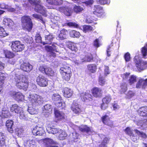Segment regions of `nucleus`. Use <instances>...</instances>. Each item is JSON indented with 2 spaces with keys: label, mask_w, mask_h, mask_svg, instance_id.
<instances>
[{
  "label": "nucleus",
  "mask_w": 147,
  "mask_h": 147,
  "mask_svg": "<svg viewBox=\"0 0 147 147\" xmlns=\"http://www.w3.org/2000/svg\"><path fill=\"white\" fill-rule=\"evenodd\" d=\"M16 85L19 89L26 90L28 86V80L24 75L16 76L15 78Z\"/></svg>",
  "instance_id": "1"
},
{
  "label": "nucleus",
  "mask_w": 147,
  "mask_h": 147,
  "mask_svg": "<svg viewBox=\"0 0 147 147\" xmlns=\"http://www.w3.org/2000/svg\"><path fill=\"white\" fill-rule=\"evenodd\" d=\"M62 78L66 81L69 80L71 76V69L68 65H63L59 70Z\"/></svg>",
  "instance_id": "2"
},
{
  "label": "nucleus",
  "mask_w": 147,
  "mask_h": 147,
  "mask_svg": "<svg viewBox=\"0 0 147 147\" xmlns=\"http://www.w3.org/2000/svg\"><path fill=\"white\" fill-rule=\"evenodd\" d=\"M22 26L23 29L30 31L32 27V23L30 16H24L21 18Z\"/></svg>",
  "instance_id": "3"
},
{
  "label": "nucleus",
  "mask_w": 147,
  "mask_h": 147,
  "mask_svg": "<svg viewBox=\"0 0 147 147\" xmlns=\"http://www.w3.org/2000/svg\"><path fill=\"white\" fill-rule=\"evenodd\" d=\"M28 98L30 101L33 105H40L42 103V97L36 94L30 93Z\"/></svg>",
  "instance_id": "4"
},
{
  "label": "nucleus",
  "mask_w": 147,
  "mask_h": 147,
  "mask_svg": "<svg viewBox=\"0 0 147 147\" xmlns=\"http://www.w3.org/2000/svg\"><path fill=\"white\" fill-rule=\"evenodd\" d=\"M138 112L140 115L147 117V107L141 108L138 110ZM137 125L143 127L147 125V118L144 119L143 121H139Z\"/></svg>",
  "instance_id": "5"
},
{
  "label": "nucleus",
  "mask_w": 147,
  "mask_h": 147,
  "mask_svg": "<svg viewBox=\"0 0 147 147\" xmlns=\"http://www.w3.org/2000/svg\"><path fill=\"white\" fill-rule=\"evenodd\" d=\"M134 60L139 71L144 70L147 67V62L140 59L138 55L135 56Z\"/></svg>",
  "instance_id": "6"
},
{
  "label": "nucleus",
  "mask_w": 147,
  "mask_h": 147,
  "mask_svg": "<svg viewBox=\"0 0 147 147\" xmlns=\"http://www.w3.org/2000/svg\"><path fill=\"white\" fill-rule=\"evenodd\" d=\"M52 99L56 106L58 107H61L62 109L65 107V103L63 102L61 96L58 93L53 94Z\"/></svg>",
  "instance_id": "7"
},
{
  "label": "nucleus",
  "mask_w": 147,
  "mask_h": 147,
  "mask_svg": "<svg viewBox=\"0 0 147 147\" xmlns=\"http://www.w3.org/2000/svg\"><path fill=\"white\" fill-rule=\"evenodd\" d=\"M24 44L19 41H12L11 43V48L12 50L15 52L22 51L24 48Z\"/></svg>",
  "instance_id": "8"
},
{
  "label": "nucleus",
  "mask_w": 147,
  "mask_h": 147,
  "mask_svg": "<svg viewBox=\"0 0 147 147\" xmlns=\"http://www.w3.org/2000/svg\"><path fill=\"white\" fill-rule=\"evenodd\" d=\"M63 2L62 0H46V2L48 4L51 5L48 7L49 9H55L57 10H58L59 8L57 6L61 5Z\"/></svg>",
  "instance_id": "9"
},
{
  "label": "nucleus",
  "mask_w": 147,
  "mask_h": 147,
  "mask_svg": "<svg viewBox=\"0 0 147 147\" xmlns=\"http://www.w3.org/2000/svg\"><path fill=\"white\" fill-rule=\"evenodd\" d=\"M36 82L40 86L46 87L48 84L47 80L42 75H39L37 77Z\"/></svg>",
  "instance_id": "10"
},
{
  "label": "nucleus",
  "mask_w": 147,
  "mask_h": 147,
  "mask_svg": "<svg viewBox=\"0 0 147 147\" xmlns=\"http://www.w3.org/2000/svg\"><path fill=\"white\" fill-rule=\"evenodd\" d=\"M34 10L36 12L42 14L45 16H47V10L43 6L41 5L35 6Z\"/></svg>",
  "instance_id": "11"
},
{
  "label": "nucleus",
  "mask_w": 147,
  "mask_h": 147,
  "mask_svg": "<svg viewBox=\"0 0 147 147\" xmlns=\"http://www.w3.org/2000/svg\"><path fill=\"white\" fill-rule=\"evenodd\" d=\"M45 49L47 51L50 53V55L54 57L56 56V54L54 52H58L56 48V46L55 44L52 45L51 46H46Z\"/></svg>",
  "instance_id": "12"
},
{
  "label": "nucleus",
  "mask_w": 147,
  "mask_h": 147,
  "mask_svg": "<svg viewBox=\"0 0 147 147\" xmlns=\"http://www.w3.org/2000/svg\"><path fill=\"white\" fill-rule=\"evenodd\" d=\"M111 100V97L109 95L106 96L102 100V103L101 107V109L103 110L106 109L107 107L108 104Z\"/></svg>",
  "instance_id": "13"
},
{
  "label": "nucleus",
  "mask_w": 147,
  "mask_h": 147,
  "mask_svg": "<svg viewBox=\"0 0 147 147\" xmlns=\"http://www.w3.org/2000/svg\"><path fill=\"white\" fill-rule=\"evenodd\" d=\"M23 3H22L23 6L25 8L28 7L29 3L30 4H34L35 6L37 5H40V0H23Z\"/></svg>",
  "instance_id": "14"
},
{
  "label": "nucleus",
  "mask_w": 147,
  "mask_h": 147,
  "mask_svg": "<svg viewBox=\"0 0 147 147\" xmlns=\"http://www.w3.org/2000/svg\"><path fill=\"white\" fill-rule=\"evenodd\" d=\"M58 10L61 12L64 13L67 16H70L72 13V10L70 7H59L58 8Z\"/></svg>",
  "instance_id": "15"
},
{
  "label": "nucleus",
  "mask_w": 147,
  "mask_h": 147,
  "mask_svg": "<svg viewBox=\"0 0 147 147\" xmlns=\"http://www.w3.org/2000/svg\"><path fill=\"white\" fill-rule=\"evenodd\" d=\"M93 10V13L98 17L101 16L102 14V8L101 6L99 5H95Z\"/></svg>",
  "instance_id": "16"
},
{
  "label": "nucleus",
  "mask_w": 147,
  "mask_h": 147,
  "mask_svg": "<svg viewBox=\"0 0 147 147\" xmlns=\"http://www.w3.org/2000/svg\"><path fill=\"white\" fill-rule=\"evenodd\" d=\"M32 132L35 136H41L44 134L45 131L42 127L36 126L33 129Z\"/></svg>",
  "instance_id": "17"
},
{
  "label": "nucleus",
  "mask_w": 147,
  "mask_h": 147,
  "mask_svg": "<svg viewBox=\"0 0 147 147\" xmlns=\"http://www.w3.org/2000/svg\"><path fill=\"white\" fill-rule=\"evenodd\" d=\"M55 114L56 118L58 120H62L66 117L64 113L56 109H55Z\"/></svg>",
  "instance_id": "18"
},
{
  "label": "nucleus",
  "mask_w": 147,
  "mask_h": 147,
  "mask_svg": "<svg viewBox=\"0 0 147 147\" xmlns=\"http://www.w3.org/2000/svg\"><path fill=\"white\" fill-rule=\"evenodd\" d=\"M147 87V78L144 80L143 79H140L136 84V88H140L142 87L145 88Z\"/></svg>",
  "instance_id": "19"
},
{
  "label": "nucleus",
  "mask_w": 147,
  "mask_h": 147,
  "mask_svg": "<svg viewBox=\"0 0 147 147\" xmlns=\"http://www.w3.org/2000/svg\"><path fill=\"white\" fill-rule=\"evenodd\" d=\"M93 96L95 97H100L102 96V91L101 88L97 87L93 88L92 90Z\"/></svg>",
  "instance_id": "20"
},
{
  "label": "nucleus",
  "mask_w": 147,
  "mask_h": 147,
  "mask_svg": "<svg viewBox=\"0 0 147 147\" xmlns=\"http://www.w3.org/2000/svg\"><path fill=\"white\" fill-rule=\"evenodd\" d=\"M79 130L83 132H86L89 134H93L94 133L92 127H90L87 126H82L79 127Z\"/></svg>",
  "instance_id": "21"
},
{
  "label": "nucleus",
  "mask_w": 147,
  "mask_h": 147,
  "mask_svg": "<svg viewBox=\"0 0 147 147\" xmlns=\"http://www.w3.org/2000/svg\"><path fill=\"white\" fill-rule=\"evenodd\" d=\"M20 68L24 71L28 72L32 70V66L29 63H24L21 65Z\"/></svg>",
  "instance_id": "22"
},
{
  "label": "nucleus",
  "mask_w": 147,
  "mask_h": 147,
  "mask_svg": "<svg viewBox=\"0 0 147 147\" xmlns=\"http://www.w3.org/2000/svg\"><path fill=\"white\" fill-rule=\"evenodd\" d=\"M22 108L18 106L17 105L15 104L12 105L10 107V111L13 113L18 114L22 111Z\"/></svg>",
  "instance_id": "23"
},
{
  "label": "nucleus",
  "mask_w": 147,
  "mask_h": 147,
  "mask_svg": "<svg viewBox=\"0 0 147 147\" xmlns=\"http://www.w3.org/2000/svg\"><path fill=\"white\" fill-rule=\"evenodd\" d=\"M80 107V106L78 103L74 102L71 106V110L74 113L79 114L81 111Z\"/></svg>",
  "instance_id": "24"
},
{
  "label": "nucleus",
  "mask_w": 147,
  "mask_h": 147,
  "mask_svg": "<svg viewBox=\"0 0 147 147\" xmlns=\"http://www.w3.org/2000/svg\"><path fill=\"white\" fill-rule=\"evenodd\" d=\"M15 56L14 54L12 52L7 50H3L2 57L6 58L13 59Z\"/></svg>",
  "instance_id": "25"
},
{
  "label": "nucleus",
  "mask_w": 147,
  "mask_h": 147,
  "mask_svg": "<svg viewBox=\"0 0 147 147\" xmlns=\"http://www.w3.org/2000/svg\"><path fill=\"white\" fill-rule=\"evenodd\" d=\"M63 95L65 97L69 98L71 97L73 94L72 90L70 88H65L63 89Z\"/></svg>",
  "instance_id": "26"
},
{
  "label": "nucleus",
  "mask_w": 147,
  "mask_h": 147,
  "mask_svg": "<svg viewBox=\"0 0 147 147\" xmlns=\"http://www.w3.org/2000/svg\"><path fill=\"white\" fill-rule=\"evenodd\" d=\"M67 33V31L66 30L63 29L61 30L60 33L59 34L57 38V39L59 40H62L65 39Z\"/></svg>",
  "instance_id": "27"
},
{
  "label": "nucleus",
  "mask_w": 147,
  "mask_h": 147,
  "mask_svg": "<svg viewBox=\"0 0 147 147\" xmlns=\"http://www.w3.org/2000/svg\"><path fill=\"white\" fill-rule=\"evenodd\" d=\"M24 145L25 147H36L35 140H28L24 142Z\"/></svg>",
  "instance_id": "28"
},
{
  "label": "nucleus",
  "mask_w": 147,
  "mask_h": 147,
  "mask_svg": "<svg viewBox=\"0 0 147 147\" xmlns=\"http://www.w3.org/2000/svg\"><path fill=\"white\" fill-rule=\"evenodd\" d=\"M102 121L104 124L107 125L111 127L113 125L112 122L110 121L109 117L107 115H105L102 118Z\"/></svg>",
  "instance_id": "29"
},
{
  "label": "nucleus",
  "mask_w": 147,
  "mask_h": 147,
  "mask_svg": "<svg viewBox=\"0 0 147 147\" xmlns=\"http://www.w3.org/2000/svg\"><path fill=\"white\" fill-rule=\"evenodd\" d=\"M3 23L5 25L8 26L10 28H12V26L14 25V23L13 21L10 18L5 17L3 21Z\"/></svg>",
  "instance_id": "30"
},
{
  "label": "nucleus",
  "mask_w": 147,
  "mask_h": 147,
  "mask_svg": "<svg viewBox=\"0 0 147 147\" xmlns=\"http://www.w3.org/2000/svg\"><path fill=\"white\" fill-rule=\"evenodd\" d=\"M43 145L46 147H51V145L53 144V140L49 138H46L43 140Z\"/></svg>",
  "instance_id": "31"
},
{
  "label": "nucleus",
  "mask_w": 147,
  "mask_h": 147,
  "mask_svg": "<svg viewBox=\"0 0 147 147\" xmlns=\"http://www.w3.org/2000/svg\"><path fill=\"white\" fill-rule=\"evenodd\" d=\"M52 109L51 106L50 104H47L44 106L43 109V113H47V115H49L52 113Z\"/></svg>",
  "instance_id": "32"
},
{
  "label": "nucleus",
  "mask_w": 147,
  "mask_h": 147,
  "mask_svg": "<svg viewBox=\"0 0 147 147\" xmlns=\"http://www.w3.org/2000/svg\"><path fill=\"white\" fill-rule=\"evenodd\" d=\"M13 121L11 120H7L6 122V125L8 131L11 133H12L13 130L12 127Z\"/></svg>",
  "instance_id": "33"
},
{
  "label": "nucleus",
  "mask_w": 147,
  "mask_h": 147,
  "mask_svg": "<svg viewBox=\"0 0 147 147\" xmlns=\"http://www.w3.org/2000/svg\"><path fill=\"white\" fill-rule=\"evenodd\" d=\"M61 130V129L55 128L54 127H48L47 128V130L49 133H51L53 134L59 133L60 131L59 130Z\"/></svg>",
  "instance_id": "34"
},
{
  "label": "nucleus",
  "mask_w": 147,
  "mask_h": 147,
  "mask_svg": "<svg viewBox=\"0 0 147 147\" xmlns=\"http://www.w3.org/2000/svg\"><path fill=\"white\" fill-rule=\"evenodd\" d=\"M80 96L83 101H85L88 98H91L92 96L88 92H83L80 94Z\"/></svg>",
  "instance_id": "35"
},
{
  "label": "nucleus",
  "mask_w": 147,
  "mask_h": 147,
  "mask_svg": "<svg viewBox=\"0 0 147 147\" xmlns=\"http://www.w3.org/2000/svg\"><path fill=\"white\" fill-rule=\"evenodd\" d=\"M45 41L43 42V45L45 44H51L52 43V41L53 40L54 37L52 35H46L45 37Z\"/></svg>",
  "instance_id": "36"
},
{
  "label": "nucleus",
  "mask_w": 147,
  "mask_h": 147,
  "mask_svg": "<svg viewBox=\"0 0 147 147\" xmlns=\"http://www.w3.org/2000/svg\"><path fill=\"white\" fill-rule=\"evenodd\" d=\"M68 47L72 51L76 52L78 50V49L76 44L73 42H67Z\"/></svg>",
  "instance_id": "37"
},
{
  "label": "nucleus",
  "mask_w": 147,
  "mask_h": 147,
  "mask_svg": "<svg viewBox=\"0 0 147 147\" xmlns=\"http://www.w3.org/2000/svg\"><path fill=\"white\" fill-rule=\"evenodd\" d=\"M69 34L71 37L74 38H78L80 35V32L75 30H70Z\"/></svg>",
  "instance_id": "38"
},
{
  "label": "nucleus",
  "mask_w": 147,
  "mask_h": 147,
  "mask_svg": "<svg viewBox=\"0 0 147 147\" xmlns=\"http://www.w3.org/2000/svg\"><path fill=\"white\" fill-rule=\"evenodd\" d=\"M11 116L9 111L6 109H3L2 111V115L1 116V119L3 118H7Z\"/></svg>",
  "instance_id": "39"
},
{
  "label": "nucleus",
  "mask_w": 147,
  "mask_h": 147,
  "mask_svg": "<svg viewBox=\"0 0 147 147\" xmlns=\"http://www.w3.org/2000/svg\"><path fill=\"white\" fill-rule=\"evenodd\" d=\"M15 99L18 102H23L24 101V96L20 92H17V95Z\"/></svg>",
  "instance_id": "40"
},
{
  "label": "nucleus",
  "mask_w": 147,
  "mask_h": 147,
  "mask_svg": "<svg viewBox=\"0 0 147 147\" xmlns=\"http://www.w3.org/2000/svg\"><path fill=\"white\" fill-rule=\"evenodd\" d=\"M137 77L136 76L132 75L129 77V79L128 80V83L130 85H131L137 81Z\"/></svg>",
  "instance_id": "41"
},
{
  "label": "nucleus",
  "mask_w": 147,
  "mask_h": 147,
  "mask_svg": "<svg viewBox=\"0 0 147 147\" xmlns=\"http://www.w3.org/2000/svg\"><path fill=\"white\" fill-rule=\"evenodd\" d=\"M60 18L59 16H55L53 18H51V21L54 24L59 26L60 25Z\"/></svg>",
  "instance_id": "42"
},
{
  "label": "nucleus",
  "mask_w": 147,
  "mask_h": 147,
  "mask_svg": "<svg viewBox=\"0 0 147 147\" xmlns=\"http://www.w3.org/2000/svg\"><path fill=\"white\" fill-rule=\"evenodd\" d=\"M82 62L84 61H90L92 60V57L91 55H86L84 57H81Z\"/></svg>",
  "instance_id": "43"
},
{
  "label": "nucleus",
  "mask_w": 147,
  "mask_h": 147,
  "mask_svg": "<svg viewBox=\"0 0 147 147\" xmlns=\"http://www.w3.org/2000/svg\"><path fill=\"white\" fill-rule=\"evenodd\" d=\"M59 138L60 140L65 139L67 136V134L65 131L62 130L61 129L59 130Z\"/></svg>",
  "instance_id": "44"
},
{
  "label": "nucleus",
  "mask_w": 147,
  "mask_h": 147,
  "mask_svg": "<svg viewBox=\"0 0 147 147\" xmlns=\"http://www.w3.org/2000/svg\"><path fill=\"white\" fill-rule=\"evenodd\" d=\"M74 12L76 13H80L82 11L84 10L83 8L80 6L75 5L73 8Z\"/></svg>",
  "instance_id": "45"
},
{
  "label": "nucleus",
  "mask_w": 147,
  "mask_h": 147,
  "mask_svg": "<svg viewBox=\"0 0 147 147\" xmlns=\"http://www.w3.org/2000/svg\"><path fill=\"white\" fill-rule=\"evenodd\" d=\"M5 143V136L4 134L1 132L0 133V146H4Z\"/></svg>",
  "instance_id": "46"
},
{
  "label": "nucleus",
  "mask_w": 147,
  "mask_h": 147,
  "mask_svg": "<svg viewBox=\"0 0 147 147\" xmlns=\"http://www.w3.org/2000/svg\"><path fill=\"white\" fill-rule=\"evenodd\" d=\"M5 78V75L3 73H0V92L1 90V87L4 82Z\"/></svg>",
  "instance_id": "47"
},
{
  "label": "nucleus",
  "mask_w": 147,
  "mask_h": 147,
  "mask_svg": "<svg viewBox=\"0 0 147 147\" xmlns=\"http://www.w3.org/2000/svg\"><path fill=\"white\" fill-rule=\"evenodd\" d=\"M101 136L103 137L104 140L101 144L99 145L98 147H107L106 144L108 142L109 139L108 138L105 137V136L102 134H101Z\"/></svg>",
  "instance_id": "48"
},
{
  "label": "nucleus",
  "mask_w": 147,
  "mask_h": 147,
  "mask_svg": "<svg viewBox=\"0 0 147 147\" xmlns=\"http://www.w3.org/2000/svg\"><path fill=\"white\" fill-rule=\"evenodd\" d=\"M83 31L84 32H88L93 30L92 27L89 25H85L83 26Z\"/></svg>",
  "instance_id": "49"
},
{
  "label": "nucleus",
  "mask_w": 147,
  "mask_h": 147,
  "mask_svg": "<svg viewBox=\"0 0 147 147\" xmlns=\"http://www.w3.org/2000/svg\"><path fill=\"white\" fill-rule=\"evenodd\" d=\"M45 73L47 75L51 76H53L54 74V71L51 68L47 66L46 68Z\"/></svg>",
  "instance_id": "50"
},
{
  "label": "nucleus",
  "mask_w": 147,
  "mask_h": 147,
  "mask_svg": "<svg viewBox=\"0 0 147 147\" xmlns=\"http://www.w3.org/2000/svg\"><path fill=\"white\" fill-rule=\"evenodd\" d=\"M64 26H67L71 27L79 28V26L77 24L73 22H68L65 24Z\"/></svg>",
  "instance_id": "51"
},
{
  "label": "nucleus",
  "mask_w": 147,
  "mask_h": 147,
  "mask_svg": "<svg viewBox=\"0 0 147 147\" xmlns=\"http://www.w3.org/2000/svg\"><path fill=\"white\" fill-rule=\"evenodd\" d=\"M78 134L76 132H74L70 134V137L72 140L74 142H76V139H78Z\"/></svg>",
  "instance_id": "52"
},
{
  "label": "nucleus",
  "mask_w": 147,
  "mask_h": 147,
  "mask_svg": "<svg viewBox=\"0 0 147 147\" xmlns=\"http://www.w3.org/2000/svg\"><path fill=\"white\" fill-rule=\"evenodd\" d=\"M88 69L92 73L95 72L96 69V66L94 64L88 65Z\"/></svg>",
  "instance_id": "53"
},
{
  "label": "nucleus",
  "mask_w": 147,
  "mask_h": 147,
  "mask_svg": "<svg viewBox=\"0 0 147 147\" xmlns=\"http://www.w3.org/2000/svg\"><path fill=\"white\" fill-rule=\"evenodd\" d=\"M28 111L30 114L31 115H33L37 113V110L34 109L32 107H28Z\"/></svg>",
  "instance_id": "54"
},
{
  "label": "nucleus",
  "mask_w": 147,
  "mask_h": 147,
  "mask_svg": "<svg viewBox=\"0 0 147 147\" xmlns=\"http://www.w3.org/2000/svg\"><path fill=\"white\" fill-rule=\"evenodd\" d=\"M8 34V33L6 32L3 28L0 27V36L3 37L6 36Z\"/></svg>",
  "instance_id": "55"
},
{
  "label": "nucleus",
  "mask_w": 147,
  "mask_h": 147,
  "mask_svg": "<svg viewBox=\"0 0 147 147\" xmlns=\"http://www.w3.org/2000/svg\"><path fill=\"white\" fill-rule=\"evenodd\" d=\"M18 114L20 115L19 117L20 119L25 120H26L28 119L27 116L25 114L23 111V110H22V111L20 113H19Z\"/></svg>",
  "instance_id": "56"
},
{
  "label": "nucleus",
  "mask_w": 147,
  "mask_h": 147,
  "mask_svg": "<svg viewBox=\"0 0 147 147\" xmlns=\"http://www.w3.org/2000/svg\"><path fill=\"white\" fill-rule=\"evenodd\" d=\"M32 16L34 18L38 20H39L40 21H41V22L43 23H45V22L43 20L42 18L41 15L36 13L33 14Z\"/></svg>",
  "instance_id": "57"
},
{
  "label": "nucleus",
  "mask_w": 147,
  "mask_h": 147,
  "mask_svg": "<svg viewBox=\"0 0 147 147\" xmlns=\"http://www.w3.org/2000/svg\"><path fill=\"white\" fill-rule=\"evenodd\" d=\"M135 131L136 133L140 137H142L143 138H146L147 137V136L146 134L142 132H140L137 130H135Z\"/></svg>",
  "instance_id": "58"
},
{
  "label": "nucleus",
  "mask_w": 147,
  "mask_h": 147,
  "mask_svg": "<svg viewBox=\"0 0 147 147\" xmlns=\"http://www.w3.org/2000/svg\"><path fill=\"white\" fill-rule=\"evenodd\" d=\"M121 92L124 93L127 90V84L125 83H122L121 86Z\"/></svg>",
  "instance_id": "59"
},
{
  "label": "nucleus",
  "mask_w": 147,
  "mask_h": 147,
  "mask_svg": "<svg viewBox=\"0 0 147 147\" xmlns=\"http://www.w3.org/2000/svg\"><path fill=\"white\" fill-rule=\"evenodd\" d=\"M100 38L99 37L98 38L96 39L93 42V45L95 47H98L101 45L100 43Z\"/></svg>",
  "instance_id": "60"
},
{
  "label": "nucleus",
  "mask_w": 147,
  "mask_h": 147,
  "mask_svg": "<svg viewBox=\"0 0 147 147\" xmlns=\"http://www.w3.org/2000/svg\"><path fill=\"white\" fill-rule=\"evenodd\" d=\"M98 82L99 84L101 86H103L105 83V79L101 75L99 77Z\"/></svg>",
  "instance_id": "61"
},
{
  "label": "nucleus",
  "mask_w": 147,
  "mask_h": 147,
  "mask_svg": "<svg viewBox=\"0 0 147 147\" xmlns=\"http://www.w3.org/2000/svg\"><path fill=\"white\" fill-rule=\"evenodd\" d=\"M35 40L37 43H40L43 44L41 40V38L40 36V35L39 34H36L35 36Z\"/></svg>",
  "instance_id": "62"
},
{
  "label": "nucleus",
  "mask_w": 147,
  "mask_h": 147,
  "mask_svg": "<svg viewBox=\"0 0 147 147\" xmlns=\"http://www.w3.org/2000/svg\"><path fill=\"white\" fill-rule=\"evenodd\" d=\"M142 52L143 56L145 57L147 54V43L142 48Z\"/></svg>",
  "instance_id": "63"
},
{
  "label": "nucleus",
  "mask_w": 147,
  "mask_h": 147,
  "mask_svg": "<svg viewBox=\"0 0 147 147\" xmlns=\"http://www.w3.org/2000/svg\"><path fill=\"white\" fill-rule=\"evenodd\" d=\"M125 133L129 135L130 136H131L133 134H134L132 131L131 129L129 127H127L125 129Z\"/></svg>",
  "instance_id": "64"
}]
</instances>
